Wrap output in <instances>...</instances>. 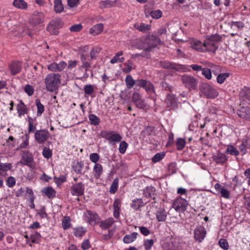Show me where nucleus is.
Listing matches in <instances>:
<instances>
[{"label": "nucleus", "instance_id": "obj_5", "mask_svg": "<svg viewBox=\"0 0 250 250\" xmlns=\"http://www.w3.org/2000/svg\"><path fill=\"white\" fill-rule=\"evenodd\" d=\"M181 79L185 86L189 90L196 88L197 80L193 76L185 74L182 76Z\"/></svg>", "mask_w": 250, "mask_h": 250}, {"label": "nucleus", "instance_id": "obj_20", "mask_svg": "<svg viewBox=\"0 0 250 250\" xmlns=\"http://www.w3.org/2000/svg\"><path fill=\"white\" fill-rule=\"evenodd\" d=\"M42 192L49 199L53 198L56 196V191L51 187L44 188L42 189Z\"/></svg>", "mask_w": 250, "mask_h": 250}, {"label": "nucleus", "instance_id": "obj_41", "mask_svg": "<svg viewBox=\"0 0 250 250\" xmlns=\"http://www.w3.org/2000/svg\"><path fill=\"white\" fill-rule=\"evenodd\" d=\"M122 139V137L119 133H111L110 136L109 142H119Z\"/></svg>", "mask_w": 250, "mask_h": 250}, {"label": "nucleus", "instance_id": "obj_30", "mask_svg": "<svg viewBox=\"0 0 250 250\" xmlns=\"http://www.w3.org/2000/svg\"><path fill=\"white\" fill-rule=\"evenodd\" d=\"M13 4L15 7L21 9H25L27 7V3L23 0H14Z\"/></svg>", "mask_w": 250, "mask_h": 250}, {"label": "nucleus", "instance_id": "obj_38", "mask_svg": "<svg viewBox=\"0 0 250 250\" xmlns=\"http://www.w3.org/2000/svg\"><path fill=\"white\" fill-rule=\"evenodd\" d=\"M35 102L37 107V116H40L44 111V105L41 103L39 99H36Z\"/></svg>", "mask_w": 250, "mask_h": 250}, {"label": "nucleus", "instance_id": "obj_64", "mask_svg": "<svg viewBox=\"0 0 250 250\" xmlns=\"http://www.w3.org/2000/svg\"><path fill=\"white\" fill-rule=\"evenodd\" d=\"M194 48L198 51H204V47H203V43L199 41H197L195 42Z\"/></svg>", "mask_w": 250, "mask_h": 250}, {"label": "nucleus", "instance_id": "obj_52", "mask_svg": "<svg viewBox=\"0 0 250 250\" xmlns=\"http://www.w3.org/2000/svg\"><path fill=\"white\" fill-rule=\"evenodd\" d=\"M165 154L164 153H157L152 158V161L154 163H156L161 160L165 157Z\"/></svg>", "mask_w": 250, "mask_h": 250}, {"label": "nucleus", "instance_id": "obj_61", "mask_svg": "<svg viewBox=\"0 0 250 250\" xmlns=\"http://www.w3.org/2000/svg\"><path fill=\"white\" fill-rule=\"evenodd\" d=\"M24 91L28 94V96H31L34 93L33 87L29 84L25 85L24 87Z\"/></svg>", "mask_w": 250, "mask_h": 250}, {"label": "nucleus", "instance_id": "obj_24", "mask_svg": "<svg viewBox=\"0 0 250 250\" xmlns=\"http://www.w3.org/2000/svg\"><path fill=\"white\" fill-rule=\"evenodd\" d=\"M138 234V233L136 232H134L131 234H126L123 238V242L125 244L132 243L137 238Z\"/></svg>", "mask_w": 250, "mask_h": 250}, {"label": "nucleus", "instance_id": "obj_15", "mask_svg": "<svg viewBox=\"0 0 250 250\" xmlns=\"http://www.w3.org/2000/svg\"><path fill=\"white\" fill-rule=\"evenodd\" d=\"M67 64L64 62H61L59 63L53 62L47 66L48 69L52 71L57 72L63 70Z\"/></svg>", "mask_w": 250, "mask_h": 250}, {"label": "nucleus", "instance_id": "obj_56", "mask_svg": "<svg viewBox=\"0 0 250 250\" xmlns=\"http://www.w3.org/2000/svg\"><path fill=\"white\" fill-rule=\"evenodd\" d=\"M202 74L208 80L211 78V73L208 68H204L202 70Z\"/></svg>", "mask_w": 250, "mask_h": 250}, {"label": "nucleus", "instance_id": "obj_36", "mask_svg": "<svg viewBox=\"0 0 250 250\" xmlns=\"http://www.w3.org/2000/svg\"><path fill=\"white\" fill-rule=\"evenodd\" d=\"M33 161L32 157L28 155L22 156L20 163L23 165L30 166V164Z\"/></svg>", "mask_w": 250, "mask_h": 250}, {"label": "nucleus", "instance_id": "obj_48", "mask_svg": "<svg viewBox=\"0 0 250 250\" xmlns=\"http://www.w3.org/2000/svg\"><path fill=\"white\" fill-rule=\"evenodd\" d=\"M85 231L83 227L77 228L74 229V234L77 237H82L85 233Z\"/></svg>", "mask_w": 250, "mask_h": 250}, {"label": "nucleus", "instance_id": "obj_6", "mask_svg": "<svg viewBox=\"0 0 250 250\" xmlns=\"http://www.w3.org/2000/svg\"><path fill=\"white\" fill-rule=\"evenodd\" d=\"M178 101V98L174 94L168 93L167 95L165 103L167 107L169 108V110H175L178 108V104H180Z\"/></svg>", "mask_w": 250, "mask_h": 250}, {"label": "nucleus", "instance_id": "obj_40", "mask_svg": "<svg viewBox=\"0 0 250 250\" xmlns=\"http://www.w3.org/2000/svg\"><path fill=\"white\" fill-rule=\"evenodd\" d=\"M222 38V36L217 34L207 36V39L213 42H215L216 44H217V42L220 41Z\"/></svg>", "mask_w": 250, "mask_h": 250}, {"label": "nucleus", "instance_id": "obj_46", "mask_svg": "<svg viewBox=\"0 0 250 250\" xmlns=\"http://www.w3.org/2000/svg\"><path fill=\"white\" fill-rule=\"evenodd\" d=\"M229 76V74L228 73H221L217 77V81L219 83H222Z\"/></svg>", "mask_w": 250, "mask_h": 250}, {"label": "nucleus", "instance_id": "obj_35", "mask_svg": "<svg viewBox=\"0 0 250 250\" xmlns=\"http://www.w3.org/2000/svg\"><path fill=\"white\" fill-rule=\"evenodd\" d=\"M125 83L128 89L131 88L134 85L135 86L136 81L134 80L132 77L130 75H127L125 79Z\"/></svg>", "mask_w": 250, "mask_h": 250}, {"label": "nucleus", "instance_id": "obj_31", "mask_svg": "<svg viewBox=\"0 0 250 250\" xmlns=\"http://www.w3.org/2000/svg\"><path fill=\"white\" fill-rule=\"evenodd\" d=\"M156 216L159 222L165 221L167 218V213L164 209H161L156 212Z\"/></svg>", "mask_w": 250, "mask_h": 250}, {"label": "nucleus", "instance_id": "obj_9", "mask_svg": "<svg viewBox=\"0 0 250 250\" xmlns=\"http://www.w3.org/2000/svg\"><path fill=\"white\" fill-rule=\"evenodd\" d=\"M99 219L98 215L95 212L87 210L84 213V220L92 225L97 224Z\"/></svg>", "mask_w": 250, "mask_h": 250}, {"label": "nucleus", "instance_id": "obj_62", "mask_svg": "<svg viewBox=\"0 0 250 250\" xmlns=\"http://www.w3.org/2000/svg\"><path fill=\"white\" fill-rule=\"evenodd\" d=\"M16 179L12 176H10L6 180V185L8 187L12 188L15 185Z\"/></svg>", "mask_w": 250, "mask_h": 250}, {"label": "nucleus", "instance_id": "obj_44", "mask_svg": "<svg viewBox=\"0 0 250 250\" xmlns=\"http://www.w3.org/2000/svg\"><path fill=\"white\" fill-rule=\"evenodd\" d=\"M62 226L64 229H67L71 226L70 218L68 216H64L62 220Z\"/></svg>", "mask_w": 250, "mask_h": 250}, {"label": "nucleus", "instance_id": "obj_1", "mask_svg": "<svg viewBox=\"0 0 250 250\" xmlns=\"http://www.w3.org/2000/svg\"><path fill=\"white\" fill-rule=\"evenodd\" d=\"M61 77L59 73H50L46 76L44 83L47 91L53 92L58 89L61 84Z\"/></svg>", "mask_w": 250, "mask_h": 250}, {"label": "nucleus", "instance_id": "obj_10", "mask_svg": "<svg viewBox=\"0 0 250 250\" xmlns=\"http://www.w3.org/2000/svg\"><path fill=\"white\" fill-rule=\"evenodd\" d=\"M84 191V185L82 182L73 184L71 188V193L73 195L78 196L83 194Z\"/></svg>", "mask_w": 250, "mask_h": 250}, {"label": "nucleus", "instance_id": "obj_37", "mask_svg": "<svg viewBox=\"0 0 250 250\" xmlns=\"http://www.w3.org/2000/svg\"><path fill=\"white\" fill-rule=\"evenodd\" d=\"M144 88L146 90V92L150 95H152L155 93L154 86L149 81L147 82Z\"/></svg>", "mask_w": 250, "mask_h": 250}, {"label": "nucleus", "instance_id": "obj_7", "mask_svg": "<svg viewBox=\"0 0 250 250\" xmlns=\"http://www.w3.org/2000/svg\"><path fill=\"white\" fill-rule=\"evenodd\" d=\"M160 65L164 69H173L179 72L184 71V69L185 68V67L182 64L166 61L160 62Z\"/></svg>", "mask_w": 250, "mask_h": 250}, {"label": "nucleus", "instance_id": "obj_59", "mask_svg": "<svg viewBox=\"0 0 250 250\" xmlns=\"http://www.w3.org/2000/svg\"><path fill=\"white\" fill-rule=\"evenodd\" d=\"M162 16V12L160 10H153L151 12V17L153 19H158Z\"/></svg>", "mask_w": 250, "mask_h": 250}, {"label": "nucleus", "instance_id": "obj_34", "mask_svg": "<svg viewBox=\"0 0 250 250\" xmlns=\"http://www.w3.org/2000/svg\"><path fill=\"white\" fill-rule=\"evenodd\" d=\"M41 234L37 231H34L30 235L31 242L33 243H39L41 240Z\"/></svg>", "mask_w": 250, "mask_h": 250}, {"label": "nucleus", "instance_id": "obj_29", "mask_svg": "<svg viewBox=\"0 0 250 250\" xmlns=\"http://www.w3.org/2000/svg\"><path fill=\"white\" fill-rule=\"evenodd\" d=\"M93 170L95 172V178L96 179H98L100 178L101 174L103 172V167L100 164L96 163L94 167Z\"/></svg>", "mask_w": 250, "mask_h": 250}, {"label": "nucleus", "instance_id": "obj_26", "mask_svg": "<svg viewBox=\"0 0 250 250\" xmlns=\"http://www.w3.org/2000/svg\"><path fill=\"white\" fill-rule=\"evenodd\" d=\"M181 249L179 242L175 240L167 243V250H181Z\"/></svg>", "mask_w": 250, "mask_h": 250}, {"label": "nucleus", "instance_id": "obj_25", "mask_svg": "<svg viewBox=\"0 0 250 250\" xmlns=\"http://www.w3.org/2000/svg\"><path fill=\"white\" fill-rule=\"evenodd\" d=\"M104 25L102 23H98L93 26L90 29V33L93 34L94 35H98L101 33L103 30Z\"/></svg>", "mask_w": 250, "mask_h": 250}, {"label": "nucleus", "instance_id": "obj_8", "mask_svg": "<svg viewBox=\"0 0 250 250\" xmlns=\"http://www.w3.org/2000/svg\"><path fill=\"white\" fill-rule=\"evenodd\" d=\"M188 205L187 201L182 197L177 198L173 204V208L179 212H184L187 209Z\"/></svg>", "mask_w": 250, "mask_h": 250}, {"label": "nucleus", "instance_id": "obj_42", "mask_svg": "<svg viewBox=\"0 0 250 250\" xmlns=\"http://www.w3.org/2000/svg\"><path fill=\"white\" fill-rule=\"evenodd\" d=\"M118 182H119V179L118 178H115L113 180V181L110 187V189H109V192L111 193L114 194L116 192L117 189H118Z\"/></svg>", "mask_w": 250, "mask_h": 250}, {"label": "nucleus", "instance_id": "obj_39", "mask_svg": "<svg viewBox=\"0 0 250 250\" xmlns=\"http://www.w3.org/2000/svg\"><path fill=\"white\" fill-rule=\"evenodd\" d=\"M226 152L234 156H237L239 153L238 150L232 145H229L228 146Z\"/></svg>", "mask_w": 250, "mask_h": 250}, {"label": "nucleus", "instance_id": "obj_22", "mask_svg": "<svg viewBox=\"0 0 250 250\" xmlns=\"http://www.w3.org/2000/svg\"><path fill=\"white\" fill-rule=\"evenodd\" d=\"M155 188L152 186L147 187L146 189L144 190V194L146 197L151 198L153 199H155L154 196L155 193Z\"/></svg>", "mask_w": 250, "mask_h": 250}, {"label": "nucleus", "instance_id": "obj_50", "mask_svg": "<svg viewBox=\"0 0 250 250\" xmlns=\"http://www.w3.org/2000/svg\"><path fill=\"white\" fill-rule=\"evenodd\" d=\"M219 245L224 250H227L229 249V244L225 239L221 238L219 241Z\"/></svg>", "mask_w": 250, "mask_h": 250}, {"label": "nucleus", "instance_id": "obj_63", "mask_svg": "<svg viewBox=\"0 0 250 250\" xmlns=\"http://www.w3.org/2000/svg\"><path fill=\"white\" fill-rule=\"evenodd\" d=\"M52 151L49 148H44L42 151V155L46 158H49L52 156Z\"/></svg>", "mask_w": 250, "mask_h": 250}, {"label": "nucleus", "instance_id": "obj_53", "mask_svg": "<svg viewBox=\"0 0 250 250\" xmlns=\"http://www.w3.org/2000/svg\"><path fill=\"white\" fill-rule=\"evenodd\" d=\"M161 86L163 90L172 91V86L164 81L161 82Z\"/></svg>", "mask_w": 250, "mask_h": 250}, {"label": "nucleus", "instance_id": "obj_32", "mask_svg": "<svg viewBox=\"0 0 250 250\" xmlns=\"http://www.w3.org/2000/svg\"><path fill=\"white\" fill-rule=\"evenodd\" d=\"M63 10V5L61 0H54V11L56 13H60Z\"/></svg>", "mask_w": 250, "mask_h": 250}, {"label": "nucleus", "instance_id": "obj_21", "mask_svg": "<svg viewBox=\"0 0 250 250\" xmlns=\"http://www.w3.org/2000/svg\"><path fill=\"white\" fill-rule=\"evenodd\" d=\"M17 111L19 117H21V115L24 114H26L27 112L26 106L22 100H20V104L17 105Z\"/></svg>", "mask_w": 250, "mask_h": 250}, {"label": "nucleus", "instance_id": "obj_43", "mask_svg": "<svg viewBox=\"0 0 250 250\" xmlns=\"http://www.w3.org/2000/svg\"><path fill=\"white\" fill-rule=\"evenodd\" d=\"M186 145V141L184 139L179 138L176 141V147L178 150H182Z\"/></svg>", "mask_w": 250, "mask_h": 250}, {"label": "nucleus", "instance_id": "obj_57", "mask_svg": "<svg viewBox=\"0 0 250 250\" xmlns=\"http://www.w3.org/2000/svg\"><path fill=\"white\" fill-rule=\"evenodd\" d=\"M147 81L144 80V79H138L136 81L135 83V89H136L137 86L139 87H142L144 88L146 84L147 83Z\"/></svg>", "mask_w": 250, "mask_h": 250}, {"label": "nucleus", "instance_id": "obj_54", "mask_svg": "<svg viewBox=\"0 0 250 250\" xmlns=\"http://www.w3.org/2000/svg\"><path fill=\"white\" fill-rule=\"evenodd\" d=\"M83 91L86 94L91 95L94 92V88L92 85L86 84L83 88Z\"/></svg>", "mask_w": 250, "mask_h": 250}, {"label": "nucleus", "instance_id": "obj_12", "mask_svg": "<svg viewBox=\"0 0 250 250\" xmlns=\"http://www.w3.org/2000/svg\"><path fill=\"white\" fill-rule=\"evenodd\" d=\"M206 230L204 227L199 226L196 228L194 231V237L199 242H201L205 237Z\"/></svg>", "mask_w": 250, "mask_h": 250}, {"label": "nucleus", "instance_id": "obj_3", "mask_svg": "<svg viewBox=\"0 0 250 250\" xmlns=\"http://www.w3.org/2000/svg\"><path fill=\"white\" fill-rule=\"evenodd\" d=\"M160 42L161 40L158 37L153 35H148L144 40V44H146L147 47L142 48V49L145 51L150 52Z\"/></svg>", "mask_w": 250, "mask_h": 250}, {"label": "nucleus", "instance_id": "obj_51", "mask_svg": "<svg viewBox=\"0 0 250 250\" xmlns=\"http://www.w3.org/2000/svg\"><path fill=\"white\" fill-rule=\"evenodd\" d=\"M155 127L153 126H147L145 127L143 133L147 136L151 135L154 130Z\"/></svg>", "mask_w": 250, "mask_h": 250}, {"label": "nucleus", "instance_id": "obj_28", "mask_svg": "<svg viewBox=\"0 0 250 250\" xmlns=\"http://www.w3.org/2000/svg\"><path fill=\"white\" fill-rule=\"evenodd\" d=\"M143 200L141 198H137L132 201L131 203V207L135 210L138 209L141 207L144 206Z\"/></svg>", "mask_w": 250, "mask_h": 250}, {"label": "nucleus", "instance_id": "obj_14", "mask_svg": "<svg viewBox=\"0 0 250 250\" xmlns=\"http://www.w3.org/2000/svg\"><path fill=\"white\" fill-rule=\"evenodd\" d=\"M237 114L241 118L250 121V108L248 106H241L237 111Z\"/></svg>", "mask_w": 250, "mask_h": 250}, {"label": "nucleus", "instance_id": "obj_47", "mask_svg": "<svg viewBox=\"0 0 250 250\" xmlns=\"http://www.w3.org/2000/svg\"><path fill=\"white\" fill-rule=\"evenodd\" d=\"M128 144L125 141H121L119 146V151L120 153L124 154L128 147Z\"/></svg>", "mask_w": 250, "mask_h": 250}, {"label": "nucleus", "instance_id": "obj_11", "mask_svg": "<svg viewBox=\"0 0 250 250\" xmlns=\"http://www.w3.org/2000/svg\"><path fill=\"white\" fill-rule=\"evenodd\" d=\"M49 135V133L47 130H37L35 133V138L39 144H42L47 140Z\"/></svg>", "mask_w": 250, "mask_h": 250}, {"label": "nucleus", "instance_id": "obj_19", "mask_svg": "<svg viewBox=\"0 0 250 250\" xmlns=\"http://www.w3.org/2000/svg\"><path fill=\"white\" fill-rule=\"evenodd\" d=\"M118 2L119 1L117 0L114 1L109 0H102L99 2V7L101 9L111 8L113 7L116 3Z\"/></svg>", "mask_w": 250, "mask_h": 250}, {"label": "nucleus", "instance_id": "obj_45", "mask_svg": "<svg viewBox=\"0 0 250 250\" xmlns=\"http://www.w3.org/2000/svg\"><path fill=\"white\" fill-rule=\"evenodd\" d=\"M89 119L90 123L94 125H97L99 124L100 119L95 115L91 114L89 115Z\"/></svg>", "mask_w": 250, "mask_h": 250}, {"label": "nucleus", "instance_id": "obj_58", "mask_svg": "<svg viewBox=\"0 0 250 250\" xmlns=\"http://www.w3.org/2000/svg\"><path fill=\"white\" fill-rule=\"evenodd\" d=\"M154 244L153 239H146L144 241V245L146 250H149Z\"/></svg>", "mask_w": 250, "mask_h": 250}, {"label": "nucleus", "instance_id": "obj_27", "mask_svg": "<svg viewBox=\"0 0 250 250\" xmlns=\"http://www.w3.org/2000/svg\"><path fill=\"white\" fill-rule=\"evenodd\" d=\"M114 222V220L112 218H109L104 221H101L100 227L102 229H107L112 225Z\"/></svg>", "mask_w": 250, "mask_h": 250}, {"label": "nucleus", "instance_id": "obj_17", "mask_svg": "<svg viewBox=\"0 0 250 250\" xmlns=\"http://www.w3.org/2000/svg\"><path fill=\"white\" fill-rule=\"evenodd\" d=\"M212 158L213 161L217 164H224L226 163L228 160L226 155L219 152H217L215 155H214Z\"/></svg>", "mask_w": 250, "mask_h": 250}, {"label": "nucleus", "instance_id": "obj_16", "mask_svg": "<svg viewBox=\"0 0 250 250\" xmlns=\"http://www.w3.org/2000/svg\"><path fill=\"white\" fill-rule=\"evenodd\" d=\"M203 47H204V51L207 50L208 51H210L213 53H215L216 49L218 48V46L217 44L215 42H213L208 39L206 38V40L203 43Z\"/></svg>", "mask_w": 250, "mask_h": 250}, {"label": "nucleus", "instance_id": "obj_23", "mask_svg": "<svg viewBox=\"0 0 250 250\" xmlns=\"http://www.w3.org/2000/svg\"><path fill=\"white\" fill-rule=\"evenodd\" d=\"M134 27L139 31L144 33L150 29V25L149 24H147L143 22L135 23L134 24Z\"/></svg>", "mask_w": 250, "mask_h": 250}, {"label": "nucleus", "instance_id": "obj_2", "mask_svg": "<svg viewBox=\"0 0 250 250\" xmlns=\"http://www.w3.org/2000/svg\"><path fill=\"white\" fill-rule=\"evenodd\" d=\"M199 89L207 98L214 99L218 94L217 91L208 83H201L199 85Z\"/></svg>", "mask_w": 250, "mask_h": 250}, {"label": "nucleus", "instance_id": "obj_18", "mask_svg": "<svg viewBox=\"0 0 250 250\" xmlns=\"http://www.w3.org/2000/svg\"><path fill=\"white\" fill-rule=\"evenodd\" d=\"M11 73L15 75L19 73L21 69V65L19 62H13L9 66Z\"/></svg>", "mask_w": 250, "mask_h": 250}, {"label": "nucleus", "instance_id": "obj_49", "mask_svg": "<svg viewBox=\"0 0 250 250\" xmlns=\"http://www.w3.org/2000/svg\"><path fill=\"white\" fill-rule=\"evenodd\" d=\"M124 65L126 67L123 69V71L125 73H129L132 69L133 62L129 60L128 62L124 63Z\"/></svg>", "mask_w": 250, "mask_h": 250}, {"label": "nucleus", "instance_id": "obj_33", "mask_svg": "<svg viewBox=\"0 0 250 250\" xmlns=\"http://www.w3.org/2000/svg\"><path fill=\"white\" fill-rule=\"evenodd\" d=\"M83 167V164L82 162H77L73 166L72 168L74 171L77 174H84V172H82Z\"/></svg>", "mask_w": 250, "mask_h": 250}, {"label": "nucleus", "instance_id": "obj_13", "mask_svg": "<svg viewBox=\"0 0 250 250\" xmlns=\"http://www.w3.org/2000/svg\"><path fill=\"white\" fill-rule=\"evenodd\" d=\"M44 15L42 12H35L31 19L30 23L31 25L36 26L43 21Z\"/></svg>", "mask_w": 250, "mask_h": 250}, {"label": "nucleus", "instance_id": "obj_55", "mask_svg": "<svg viewBox=\"0 0 250 250\" xmlns=\"http://www.w3.org/2000/svg\"><path fill=\"white\" fill-rule=\"evenodd\" d=\"M101 50V49L99 47L93 48L90 52L91 59L96 58V55L99 54Z\"/></svg>", "mask_w": 250, "mask_h": 250}, {"label": "nucleus", "instance_id": "obj_60", "mask_svg": "<svg viewBox=\"0 0 250 250\" xmlns=\"http://www.w3.org/2000/svg\"><path fill=\"white\" fill-rule=\"evenodd\" d=\"M83 28V26L81 23L74 24L71 26L69 29L71 32H77L81 31Z\"/></svg>", "mask_w": 250, "mask_h": 250}, {"label": "nucleus", "instance_id": "obj_4", "mask_svg": "<svg viewBox=\"0 0 250 250\" xmlns=\"http://www.w3.org/2000/svg\"><path fill=\"white\" fill-rule=\"evenodd\" d=\"M63 25V23L61 19L53 20L48 24L46 29L51 35H57L59 33V29Z\"/></svg>", "mask_w": 250, "mask_h": 250}]
</instances>
